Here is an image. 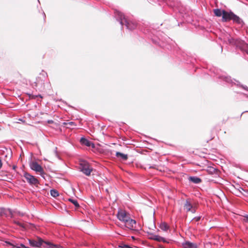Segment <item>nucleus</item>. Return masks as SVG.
Masks as SVG:
<instances>
[{
	"label": "nucleus",
	"instance_id": "obj_1",
	"mask_svg": "<svg viewBox=\"0 0 248 248\" xmlns=\"http://www.w3.org/2000/svg\"><path fill=\"white\" fill-rule=\"evenodd\" d=\"M117 218L124 223L125 226L130 230L136 229V221L130 217L129 214L124 210H119L117 214Z\"/></svg>",
	"mask_w": 248,
	"mask_h": 248
},
{
	"label": "nucleus",
	"instance_id": "obj_2",
	"mask_svg": "<svg viewBox=\"0 0 248 248\" xmlns=\"http://www.w3.org/2000/svg\"><path fill=\"white\" fill-rule=\"evenodd\" d=\"M231 20H233V22L240 24L241 22V20L239 16L235 15L232 12H227L223 10V16L222 20L223 22H227Z\"/></svg>",
	"mask_w": 248,
	"mask_h": 248
},
{
	"label": "nucleus",
	"instance_id": "obj_3",
	"mask_svg": "<svg viewBox=\"0 0 248 248\" xmlns=\"http://www.w3.org/2000/svg\"><path fill=\"white\" fill-rule=\"evenodd\" d=\"M121 19V23L122 25H125L129 30H133L137 27V24L133 21H128L125 18L124 16L120 13H119Z\"/></svg>",
	"mask_w": 248,
	"mask_h": 248
},
{
	"label": "nucleus",
	"instance_id": "obj_4",
	"mask_svg": "<svg viewBox=\"0 0 248 248\" xmlns=\"http://www.w3.org/2000/svg\"><path fill=\"white\" fill-rule=\"evenodd\" d=\"M80 170L87 176H90L93 171L90 165L85 161H81L80 163Z\"/></svg>",
	"mask_w": 248,
	"mask_h": 248
},
{
	"label": "nucleus",
	"instance_id": "obj_5",
	"mask_svg": "<svg viewBox=\"0 0 248 248\" xmlns=\"http://www.w3.org/2000/svg\"><path fill=\"white\" fill-rule=\"evenodd\" d=\"M184 208L186 212H191L192 213H195L196 211L195 206L193 205L190 200H187L186 201L184 205Z\"/></svg>",
	"mask_w": 248,
	"mask_h": 248
},
{
	"label": "nucleus",
	"instance_id": "obj_6",
	"mask_svg": "<svg viewBox=\"0 0 248 248\" xmlns=\"http://www.w3.org/2000/svg\"><path fill=\"white\" fill-rule=\"evenodd\" d=\"M30 166L32 170H35L36 172H40L41 176L44 177L45 172L44 171L43 169L38 163L36 162H32L31 163Z\"/></svg>",
	"mask_w": 248,
	"mask_h": 248
},
{
	"label": "nucleus",
	"instance_id": "obj_7",
	"mask_svg": "<svg viewBox=\"0 0 248 248\" xmlns=\"http://www.w3.org/2000/svg\"><path fill=\"white\" fill-rule=\"evenodd\" d=\"M24 177L27 182L31 185H36L39 183L38 180L36 178L27 172L24 173Z\"/></svg>",
	"mask_w": 248,
	"mask_h": 248
},
{
	"label": "nucleus",
	"instance_id": "obj_8",
	"mask_svg": "<svg viewBox=\"0 0 248 248\" xmlns=\"http://www.w3.org/2000/svg\"><path fill=\"white\" fill-rule=\"evenodd\" d=\"M29 244L32 247H40L43 243H44L45 241L42 239L40 237H37V240L29 239Z\"/></svg>",
	"mask_w": 248,
	"mask_h": 248
},
{
	"label": "nucleus",
	"instance_id": "obj_9",
	"mask_svg": "<svg viewBox=\"0 0 248 248\" xmlns=\"http://www.w3.org/2000/svg\"><path fill=\"white\" fill-rule=\"evenodd\" d=\"M235 45H236L241 50L248 53V44L241 40H236Z\"/></svg>",
	"mask_w": 248,
	"mask_h": 248
},
{
	"label": "nucleus",
	"instance_id": "obj_10",
	"mask_svg": "<svg viewBox=\"0 0 248 248\" xmlns=\"http://www.w3.org/2000/svg\"><path fill=\"white\" fill-rule=\"evenodd\" d=\"M0 215L1 216H5L6 217H13V213L11 209H1Z\"/></svg>",
	"mask_w": 248,
	"mask_h": 248
},
{
	"label": "nucleus",
	"instance_id": "obj_11",
	"mask_svg": "<svg viewBox=\"0 0 248 248\" xmlns=\"http://www.w3.org/2000/svg\"><path fill=\"white\" fill-rule=\"evenodd\" d=\"M152 239L158 242H163L164 243H169V242L166 241L164 238L158 235H154L152 237Z\"/></svg>",
	"mask_w": 248,
	"mask_h": 248
},
{
	"label": "nucleus",
	"instance_id": "obj_12",
	"mask_svg": "<svg viewBox=\"0 0 248 248\" xmlns=\"http://www.w3.org/2000/svg\"><path fill=\"white\" fill-rule=\"evenodd\" d=\"M80 142L82 144L85 145L88 147L91 146H94V144L92 142L84 138H81Z\"/></svg>",
	"mask_w": 248,
	"mask_h": 248
},
{
	"label": "nucleus",
	"instance_id": "obj_13",
	"mask_svg": "<svg viewBox=\"0 0 248 248\" xmlns=\"http://www.w3.org/2000/svg\"><path fill=\"white\" fill-rule=\"evenodd\" d=\"M183 245L184 248H197L196 244L188 241L186 242Z\"/></svg>",
	"mask_w": 248,
	"mask_h": 248
},
{
	"label": "nucleus",
	"instance_id": "obj_14",
	"mask_svg": "<svg viewBox=\"0 0 248 248\" xmlns=\"http://www.w3.org/2000/svg\"><path fill=\"white\" fill-rule=\"evenodd\" d=\"M224 41L227 42L230 44H235L236 40H234L233 38L231 37L230 35H226L224 38Z\"/></svg>",
	"mask_w": 248,
	"mask_h": 248
},
{
	"label": "nucleus",
	"instance_id": "obj_15",
	"mask_svg": "<svg viewBox=\"0 0 248 248\" xmlns=\"http://www.w3.org/2000/svg\"><path fill=\"white\" fill-rule=\"evenodd\" d=\"M44 243L48 245L50 248H63V247L61 245L53 244L50 242L46 241L44 242Z\"/></svg>",
	"mask_w": 248,
	"mask_h": 248
},
{
	"label": "nucleus",
	"instance_id": "obj_16",
	"mask_svg": "<svg viewBox=\"0 0 248 248\" xmlns=\"http://www.w3.org/2000/svg\"><path fill=\"white\" fill-rule=\"evenodd\" d=\"M213 12L216 16H223V10H221L220 9H216L213 10Z\"/></svg>",
	"mask_w": 248,
	"mask_h": 248
},
{
	"label": "nucleus",
	"instance_id": "obj_17",
	"mask_svg": "<svg viewBox=\"0 0 248 248\" xmlns=\"http://www.w3.org/2000/svg\"><path fill=\"white\" fill-rule=\"evenodd\" d=\"M206 170L210 174H215L217 172V170L212 167H208Z\"/></svg>",
	"mask_w": 248,
	"mask_h": 248
},
{
	"label": "nucleus",
	"instance_id": "obj_18",
	"mask_svg": "<svg viewBox=\"0 0 248 248\" xmlns=\"http://www.w3.org/2000/svg\"><path fill=\"white\" fill-rule=\"evenodd\" d=\"M189 180L195 184H199L202 182V180L197 177H190Z\"/></svg>",
	"mask_w": 248,
	"mask_h": 248
},
{
	"label": "nucleus",
	"instance_id": "obj_19",
	"mask_svg": "<svg viewBox=\"0 0 248 248\" xmlns=\"http://www.w3.org/2000/svg\"><path fill=\"white\" fill-rule=\"evenodd\" d=\"M116 156L117 157H120L124 160H126L128 158L127 155L120 153V152H117L116 153Z\"/></svg>",
	"mask_w": 248,
	"mask_h": 248
},
{
	"label": "nucleus",
	"instance_id": "obj_20",
	"mask_svg": "<svg viewBox=\"0 0 248 248\" xmlns=\"http://www.w3.org/2000/svg\"><path fill=\"white\" fill-rule=\"evenodd\" d=\"M63 124L65 125L67 128H71L72 127L76 125L75 123L73 122H64L63 123Z\"/></svg>",
	"mask_w": 248,
	"mask_h": 248
},
{
	"label": "nucleus",
	"instance_id": "obj_21",
	"mask_svg": "<svg viewBox=\"0 0 248 248\" xmlns=\"http://www.w3.org/2000/svg\"><path fill=\"white\" fill-rule=\"evenodd\" d=\"M68 201L72 202L76 208H78L79 207V205L77 200L69 198L68 199Z\"/></svg>",
	"mask_w": 248,
	"mask_h": 248
},
{
	"label": "nucleus",
	"instance_id": "obj_22",
	"mask_svg": "<svg viewBox=\"0 0 248 248\" xmlns=\"http://www.w3.org/2000/svg\"><path fill=\"white\" fill-rule=\"evenodd\" d=\"M160 228L161 230L166 231L168 230L169 226L166 223L163 222L160 224Z\"/></svg>",
	"mask_w": 248,
	"mask_h": 248
},
{
	"label": "nucleus",
	"instance_id": "obj_23",
	"mask_svg": "<svg viewBox=\"0 0 248 248\" xmlns=\"http://www.w3.org/2000/svg\"><path fill=\"white\" fill-rule=\"evenodd\" d=\"M50 193L51 195L53 197H57L59 196L58 191L55 189H51Z\"/></svg>",
	"mask_w": 248,
	"mask_h": 248
},
{
	"label": "nucleus",
	"instance_id": "obj_24",
	"mask_svg": "<svg viewBox=\"0 0 248 248\" xmlns=\"http://www.w3.org/2000/svg\"><path fill=\"white\" fill-rule=\"evenodd\" d=\"M14 223L15 224L19 225V226H20L21 227H23V228H25V225L24 224H22V223L19 222V221H14Z\"/></svg>",
	"mask_w": 248,
	"mask_h": 248
},
{
	"label": "nucleus",
	"instance_id": "obj_25",
	"mask_svg": "<svg viewBox=\"0 0 248 248\" xmlns=\"http://www.w3.org/2000/svg\"><path fill=\"white\" fill-rule=\"evenodd\" d=\"M37 96H39L40 97L42 98V96L41 95H34L33 94H29L30 98L32 99H35Z\"/></svg>",
	"mask_w": 248,
	"mask_h": 248
},
{
	"label": "nucleus",
	"instance_id": "obj_26",
	"mask_svg": "<svg viewBox=\"0 0 248 248\" xmlns=\"http://www.w3.org/2000/svg\"><path fill=\"white\" fill-rule=\"evenodd\" d=\"M120 247L122 248H132L130 247L129 246L124 244H122L120 245Z\"/></svg>",
	"mask_w": 248,
	"mask_h": 248
},
{
	"label": "nucleus",
	"instance_id": "obj_27",
	"mask_svg": "<svg viewBox=\"0 0 248 248\" xmlns=\"http://www.w3.org/2000/svg\"><path fill=\"white\" fill-rule=\"evenodd\" d=\"M201 219V217H196L193 219L195 220L196 221H199Z\"/></svg>",
	"mask_w": 248,
	"mask_h": 248
},
{
	"label": "nucleus",
	"instance_id": "obj_28",
	"mask_svg": "<svg viewBox=\"0 0 248 248\" xmlns=\"http://www.w3.org/2000/svg\"><path fill=\"white\" fill-rule=\"evenodd\" d=\"M244 220L245 222L248 223V216L245 217Z\"/></svg>",
	"mask_w": 248,
	"mask_h": 248
},
{
	"label": "nucleus",
	"instance_id": "obj_29",
	"mask_svg": "<svg viewBox=\"0 0 248 248\" xmlns=\"http://www.w3.org/2000/svg\"><path fill=\"white\" fill-rule=\"evenodd\" d=\"M11 245L13 246V248H21L20 247H19V246H16L14 245L13 244H11Z\"/></svg>",
	"mask_w": 248,
	"mask_h": 248
},
{
	"label": "nucleus",
	"instance_id": "obj_30",
	"mask_svg": "<svg viewBox=\"0 0 248 248\" xmlns=\"http://www.w3.org/2000/svg\"><path fill=\"white\" fill-rule=\"evenodd\" d=\"M37 82H34V83L32 84V86H35V87H37Z\"/></svg>",
	"mask_w": 248,
	"mask_h": 248
},
{
	"label": "nucleus",
	"instance_id": "obj_31",
	"mask_svg": "<svg viewBox=\"0 0 248 248\" xmlns=\"http://www.w3.org/2000/svg\"><path fill=\"white\" fill-rule=\"evenodd\" d=\"M2 166V163L1 159H0V169L1 168Z\"/></svg>",
	"mask_w": 248,
	"mask_h": 248
},
{
	"label": "nucleus",
	"instance_id": "obj_32",
	"mask_svg": "<svg viewBox=\"0 0 248 248\" xmlns=\"http://www.w3.org/2000/svg\"><path fill=\"white\" fill-rule=\"evenodd\" d=\"M16 166H15V165H14V166H13V170H16Z\"/></svg>",
	"mask_w": 248,
	"mask_h": 248
},
{
	"label": "nucleus",
	"instance_id": "obj_33",
	"mask_svg": "<svg viewBox=\"0 0 248 248\" xmlns=\"http://www.w3.org/2000/svg\"><path fill=\"white\" fill-rule=\"evenodd\" d=\"M48 123H49V124H51V123H53V121L52 120L48 121Z\"/></svg>",
	"mask_w": 248,
	"mask_h": 248
},
{
	"label": "nucleus",
	"instance_id": "obj_34",
	"mask_svg": "<svg viewBox=\"0 0 248 248\" xmlns=\"http://www.w3.org/2000/svg\"><path fill=\"white\" fill-rule=\"evenodd\" d=\"M214 139V137H212L211 139H210V140H212V139Z\"/></svg>",
	"mask_w": 248,
	"mask_h": 248
}]
</instances>
